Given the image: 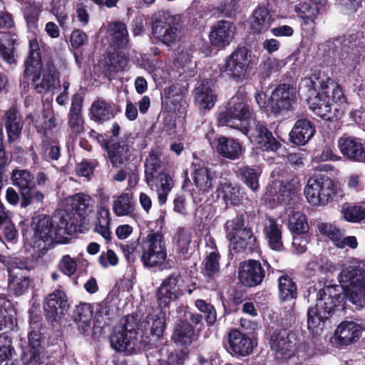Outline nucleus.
Returning <instances> with one entry per match:
<instances>
[{
    "label": "nucleus",
    "mask_w": 365,
    "mask_h": 365,
    "mask_svg": "<svg viewBox=\"0 0 365 365\" xmlns=\"http://www.w3.org/2000/svg\"><path fill=\"white\" fill-rule=\"evenodd\" d=\"M338 278L344 294L341 296L338 293L335 287L319 290L315 305L307 312V324L310 330H322L324 321L329 319L334 309L343 306L341 302L344 297L357 308L365 304V261L344 267Z\"/></svg>",
    "instance_id": "f257e3e1"
},
{
    "label": "nucleus",
    "mask_w": 365,
    "mask_h": 365,
    "mask_svg": "<svg viewBox=\"0 0 365 365\" xmlns=\"http://www.w3.org/2000/svg\"><path fill=\"white\" fill-rule=\"evenodd\" d=\"M307 202L313 206H324L338 197H342L343 190L337 182L324 175L308 179L304 189Z\"/></svg>",
    "instance_id": "f03ea898"
},
{
    "label": "nucleus",
    "mask_w": 365,
    "mask_h": 365,
    "mask_svg": "<svg viewBox=\"0 0 365 365\" xmlns=\"http://www.w3.org/2000/svg\"><path fill=\"white\" fill-rule=\"evenodd\" d=\"M253 119L245 99L236 95L231 98L226 109L219 113L217 123L220 126H228L246 132L247 127L250 125Z\"/></svg>",
    "instance_id": "7ed1b4c3"
},
{
    "label": "nucleus",
    "mask_w": 365,
    "mask_h": 365,
    "mask_svg": "<svg viewBox=\"0 0 365 365\" xmlns=\"http://www.w3.org/2000/svg\"><path fill=\"white\" fill-rule=\"evenodd\" d=\"M225 237L229 241L230 248L236 252L252 249L257 239L252 229L245 225V218L242 215L227 220L224 225Z\"/></svg>",
    "instance_id": "20e7f679"
},
{
    "label": "nucleus",
    "mask_w": 365,
    "mask_h": 365,
    "mask_svg": "<svg viewBox=\"0 0 365 365\" xmlns=\"http://www.w3.org/2000/svg\"><path fill=\"white\" fill-rule=\"evenodd\" d=\"M140 261L147 268L161 266L167 258V248L163 235L151 232L139 242Z\"/></svg>",
    "instance_id": "39448f33"
},
{
    "label": "nucleus",
    "mask_w": 365,
    "mask_h": 365,
    "mask_svg": "<svg viewBox=\"0 0 365 365\" xmlns=\"http://www.w3.org/2000/svg\"><path fill=\"white\" fill-rule=\"evenodd\" d=\"M138 329V320L135 317H123L110 336L111 346L119 352L133 353L137 344Z\"/></svg>",
    "instance_id": "423d86ee"
},
{
    "label": "nucleus",
    "mask_w": 365,
    "mask_h": 365,
    "mask_svg": "<svg viewBox=\"0 0 365 365\" xmlns=\"http://www.w3.org/2000/svg\"><path fill=\"white\" fill-rule=\"evenodd\" d=\"M252 56L245 47L235 50L220 66L221 74L237 82H242L252 69Z\"/></svg>",
    "instance_id": "0eeeda50"
},
{
    "label": "nucleus",
    "mask_w": 365,
    "mask_h": 365,
    "mask_svg": "<svg viewBox=\"0 0 365 365\" xmlns=\"http://www.w3.org/2000/svg\"><path fill=\"white\" fill-rule=\"evenodd\" d=\"M180 38V27L173 17L165 20H156L153 23L152 39L153 41L170 47L177 44Z\"/></svg>",
    "instance_id": "6e6552de"
},
{
    "label": "nucleus",
    "mask_w": 365,
    "mask_h": 365,
    "mask_svg": "<svg viewBox=\"0 0 365 365\" xmlns=\"http://www.w3.org/2000/svg\"><path fill=\"white\" fill-rule=\"evenodd\" d=\"M297 102L295 89L289 84H280L272 93L267 106L278 115L292 110Z\"/></svg>",
    "instance_id": "1a4fd4ad"
},
{
    "label": "nucleus",
    "mask_w": 365,
    "mask_h": 365,
    "mask_svg": "<svg viewBox=\"0 0 365 365\" xmlns=\"http://www.w3.org/2000/svg\"><path fill=\"white\" fill-rule=\"evenodd\" d=\"M248 137L251 143L257 145L258 148L266 151H277L281 144L273 137L272 133L259 121L255 118L246 132H242Z\"/></svg>",
    "instance_id": "9d476101"
},
{
    "label": "nucleus",
    "mask_w": 365,
    "mask_h": 365,
    "mask_svg": "<svg viewBox=\"0 0 365 365\" xmlns=\"http://www.w3.org/2000/svg\"><path fill=\"white\" fill-rule=\"evenodd\" d=\"M270 345L277 359H286L295 353L296 338L288 329H278L271 336Z\"/></svg>",
    "instance_id": "9b49d317"
},
{
    "label": "nucleus",
    "mask_w": 365,
    "mask_h": 365,
    "mask_svg": "<svg viewBox=\"0 0 365 365\" xmlns=\"http://www.w3.org/2000/svg\"><path fill=\"white\" fill-rule=\"evenodd\" d=\"M27 269L26 264L22 262H14L11 266H8L7 292L10 297H20L29 289L31 279L23 272V269Z\"/></svg>",
    "instance_id": "f8f14e48"
},
{
    "label": "nucleus",
    "mask_w": 365,
    "mask_h": 365,
    "mask_svg": "<svg viewBox=\"0 0 365 365\" xmlns=\"http://www.w3.org/2000/svg\"><path fill=\"white\" fill-rule=\"evenodd\" d=\"M264 277L265 271L259 261L250 259L240 264L238 279L244 286H257L262 282Z\"/></svg>",
    "instance_id": "ddd939ff"
},
{
    "label": "nucleus",
    "mask_w": 365,
    "mask_h": 365,
    "mask_svg": "<svg viewBox=\"0 0 365 365\" xmlns=\"http://www.w3.org/2000/svg\"><path fill=\"white\" fill-rule=\"evenodd\" d=\"M182 294L180 275L175 273L171 274L162 282L158 289V304L166 307L172 301L176 300Z\"/></svg>",
    "instance_id": "4468645a"
},
{
    "label": "nucleus",
    "mask_w": 365,
    "mask_h": 365,
    "mask_svg": "<svg viewBox=\"0 0 365 365\" xmlns=\"http://www.w3.org/2000/svg\"><path fill=\"white\" fill-rule=\"evenodd\" d=\"M68 304L66 294L61 290H55L46 299L43 309L45 316L51 322L59 320L67 311Z\"/></svg>",
    "instance_id": "2eb2a0df"
},
{
    "label": "nucleus",
    "mask_w": 365,
    "mask_h": 365,
    "mask_svg": "<svg viewBox=\"0 0 365 365\" xmlns=\"http://www.w3.org/2000/svg\"><path fill=\"white\" fill-rule=\"evenodd\" d=\"M236 28L229 21H220L212 26L209 39L212 46L222 49L228 46L234 38Z\"/></svg>",
    "instance_id": "dca6fc26"
},
{
    "label": "nucleus",
    "mask_w": 365,
    "mask_h": 365,
    "mask_svg": "<svg viewBox=\"0 0 365 365\" xmlns=\"http://www.w3.org/2000/svg\"><path fill=\"white\" fill-rule=\"evenodd\" d=\"M295 196V190L290 184H282L281 182H275L267 188L264 195L265 200L269 202L271 207L277 204L291 205Z\"/></svg>",
    "instance_id": "f3484780"
},
{
    "label": "nucleus",
    "mask_w": 365,
    "mask_h": 365,
    "mask_svg": "<svg viewBox=\"0 0 365 365\" xmlns=\"http://www.w3.org/2000/svg\"><path fill=\"white\" fill-rule=\"evenodd\" d=\"M338 148L346 158L359 162H365V145L361 138L343 135L338 140Z\"/></svg>",
    "instance_id": "a211bd4d"
},
{
    "label": "nucleus",
    "mask_w": 365,
    "mask_h": 365,
    "mask_svg": "<svg viewBox=\"0 0 365 365\" xmlns=\"http://www.w3.org/2000/svg\"><path fill=\"white\" fill-rule=\"evenodd\" d=\"M254 342L243 333L237 329L228 334L227 351L233 356L244 357L252 354Z\"/></svg>",
    "instance_id": "6ab92c4d"
},
{
    "label": "nucleus",
    "mask_w": 365,
    "mask_h": 365,
    "mask_svg": "<svg viewBox=\"0 0 365 365\" xmlns=\"http://www.w3.org/2000/svg\"><path fill=\"white\" fill-rule=\"evenodd\" d=\"M24 75L25 77H32L35 89L40 93L50 91L55 85L56 68L52 63H47L43 68L40 64L35 72Z\"/></svg>",
    "instance_id": "aec40b11"
},
{
    "label": "nucleus",
    "mask_w": 365,
    "mask_h": 365,
    "mask_svg": "<svg viewBox=\"0 0 365 365\" xmlns=\"http://www.w3.org/2000/svg\"><path fill=\"white\" fill-rule=\"evenodd\" d=\"M192 167L191 175L195 187L200 192H210L216 179L215 173L204 163H193Z\"/></svg>",
    "instance_id": "412c9836"
},
{
    "label": "nucleus",
    "mask_w": 365,
    "mask_h": 365,
    "mask_svg": "<svg viewBox=\"0 0 365 365\" xmlns=\"http://www.w3.org/2000/svg\"><path fill=\"white\" fill-rule=\"evenodd\" d=\"M103 149L113 167H118L129 160L132 155L130 147L125 142L115 143L113 140L104 141Z\"/></svg>",
    "instance_id": "4be33fe9"
},
{
    "label": "nucleus",
    "mask_w": 365,
    "mask_h": 365,
    "mask_svg": "<svg viewBox=\"0 0 365 365\" xmlns=\"http://www.w3.org/2000/svg\"><path fill=\"white\" fill-rule=\"evenodd\" d=\"M52 223L55 230L56 241L63 242L68 237L77 230L76 220L68 212L58 214L53 217Z\"/></svg>",
    "instance_id": "5701e85b"
},
{
    "label": "nucleus",
    "mask_w": 365,
    "mask_h": 365,
    "mask_svg": "<svg viewBox=\"0 0 365 365\" xmlns=\"http://www.w3.org/2000/svg\"><path fill=\"white\" fill-rule=\"evenodd\" d=\"M215 149L220 156L231 160L239 159L244 152L238 140L224 135L217 138Z\"/></svg>",
    "instance_id": "b1692460"
},
{
    "label": "nucleus",
    "mask_w": 365,
    "mask_h": 365,
    "mask_svg": "<svg viewBox=\"0 0 365 365\" xmlns=\"http://www.w3.org/2000/svg\"><path fill=\"white\" fill-rule=\"evenodd\" d=\"M52 240L56 241L55 230L52 221L46 217L38 219L34 227V247L43 249L45 245L42 246L43 244Z\"/></svg>",
    "instance_id": "393cba45"
},
{
    "label": "nucleus",
    "mask_w": 365,
    "mask_h": 365,
    "mask_svg": "<svg viewBox=\"0 0 365 365\" xmlns=\"http://www.w3.org/2000/svg\"><path fill=\"white\" fill-rule=\"evenodd\" d=\"M145 181L150 189L155 190L157 192L160 205H164L174 185L170 175L163 172L145 180Z\"/></svg>",
    "instance_id": "a878e982"
},
{
    "label": "nucleus",
    "mask_w": 365,
    "mask_h": 365,
    "mask_svg": "<svg viewBox=\"0 0 365 365\" xmlns=\"http://www.w3.org/2000/svg\"><path fill=\"white\" fill-rule=\"evenodd\" d=\"M217 100V94L214 83L209 80H204L201 84L195 88V101L200 109L210 110Z\"/></svg>",
    "instance_id": "bb28decb"
},
{
    "label": "nucleus",
    "mask_w": 365,
    "mask_h": 365,
    "mask_svg": "<svg viewBox=\"0 0 365 365\" xmlns=\"http://www.w3.org/2000/svg\"><path fill=\"white\" fill-rule=\"evenodd\" d=\"M11 180L20 190L21 206L26 207L31 202L28 192L33 187V175L26 170H15L12 172Z\"/></svg>",
    "instance_id": "cd10ccee"
},
{
    "label": "nucleus",
    "mask_w": 365,
    "mask_h": 365,
    "mask_svg": "<svg viewBox=\"0 0 365 365\" xmlns=\"http://www.w3.org/2000/svg\"><path fill=\"white\" fill-rule=\"evenodd\" d=\"M315 133V128L309 119L300 118L296 121L289 133L290 140L294 144L304 145Z\"/></svg>",
    "instance_id": "c85d7f7f"
},
{
    "label": "nucleus",
    "mask_w": 365,
    "mask_h": 365,
    "mask_svg": "<svg viewBox=\"0 0 365 365\" xmlns=\"http://www.w3.org/2000/svg\"><path fill=\"white\" fill-rule=\"evenodd\" d=\"M139 327L145 332L149 331L150 334L157 339L160 338L165 328V311L160 309L149 313Z\"/></svg>",
    "instance_id": "c756f323"
},
{
    "label": "nucleus",
    "mask_w": 365,
    "mask_h": 365,
    "mask_svg": "<svg viewBox=\"0 0 365 365\" xmlns=\"http://www.w3.org/2000/svg\"><path fill=\"white\" fill-rule=\"evenodd\" d=\"M361 329V327L354 322H344L336 328L334 336L339 344L346 346L359 338Z\"/></svg>",
    "instance_id": "7c9ffc66"
},
{
    "label": "nucleus",
    "mask_w": 365,
    "mask_h": 365,
    "mask_svg": "<svg viewBox=\"0 0 365 365\" xmlns=\"http://www.w3.org/2000/svg\"><path fill=\"white\" fill-rule=\"evenodd\" d=\"M193 50L191 48L182 50L178 55L175 66L179 76L187 80L195 74L196 63L192 61Z\"/></svg>",
    "instance_id": "2f4dec72"
},
{
    "label": "nucleus",
    "mask_w": 365,
    "mask_h": 365,
    "mask_svg": "<svg viewBox=\"0 0 365 365\" xmlns=\"http://www.w3.org/2000/svg\"><path fill=\"white\" fill-rule=\"evenodd\" d=\"M68 125L73 135H77L84 131V122L81 115V102L78 95L73 96Z\"/></svg>",
    "instance_id": "473e14b6"
},
{
    "label": "nucleus",
    "mask_w": 365,
    "mask_h": 365,
    "mask_svg": "<svg viewBox=\"0 0 365 365\" xmlns=\"http://www.w3.org/2000/svg\"><path fill=\"white\" fill-rule=\"evenodd\" d=\"M282 227L281 225H279L272 218H269L264 222L263 232L268 241L269 246L273 250L280 251L283 249Z\"/></svg>",
    "instance_id": "72a5a7b5"
},
{
    "label": "nucleus",
    "mask_w": 365,
    "mask_h": 365,
    "mask_svg": "<svg viewBox=\"0 0 365 365\" xmlns=\"http://www.w3.org/2000/svg\"><path fill=\"white\" fill-rule=\"evenodd\" d=\"M4 120L8 141L9 143L14 142L21 134L24 125L21 118L17 115L16 110L14 108H11L5 113Z\"/></svg>",
    "instance_id": "f704fd0d"
},
{
    "label": "nucleus",
    "mask_w": 365,
    "mask_h": 365,
    "mask_svg": "<svg viewBox=\"0 0 365 365\" xmlns=\"http://www.w3.org/2000/svg\"><path fill=\"white\" fill-rule=\"evenodd\" d=\"M110 215L109 209L104 204L101 203L98 206L94 231L101 235L106 241L110 240L111 236Z\"/></svg>",
    "instance_id": "c9c22d12"
},
{
    "label": "nucleus",
    "mask_w": 365,
    "mask_h": 365,
    "mask_svg": "<svg viewBox=\"0 0 365 365\" xmlns=\"http://www.w3.org/2000/svg\"><path fill=\"white\" fill-rule=\"evenodd\" d=\"M93 312L94 306L91 304L81 303L76 307L75 321L83 334H86L89 331L93 317Z\"/></svg>",
    "instance_id": "e433bc0d"
},
{
    "label": "nucleus",
    "mask_w": 365,
    "mask_h": 365,
    "mask_svg": "<svg viewBox=\"0 0 365 365\" xmlns=\"http://www.w3.org/2000/svg\"><path fill=\"white\" fill-rule=\"evenodd\" d=\"M308 104L316 115L324 120L331 119L333 115L330 101L325 95L320 94V91L318 92V96L309 100Z\"/></svg>",
    "instance_id": "4c0bfd02"
},
{
    "label": "nucleus",
    "mask_w": 365,
    "mask_h": 365,
    "mask_svg": "<svg viewBox=\"0 0 365 365\" xmlns=\"http://www.w3.org/2000/svg\"><path fill=\"white\" fill-rule=\"evenodd\" d=\"M113 210L118 217L131 215L135 210L132 195L123 192L117 196L113 202Z\"/></svg>",
    "instance_id": "58836bf2"
},
{
    "label": "nucleus",
    "mask_w": 365,
    "mask_h": 365,
    "mask_svg": "<svg viewBox=\"0 0 365 365\" xmlns=\"http://www.w3.org/2000/svg\"><path fill=\"white\" fill-rule=\"evenodd\" d=\"M91 118L96 121H106L114 118L115 113L111 103L99 99L94 101L91 108Z\"/></svg>",
    "instance_id": "ea45409f"
},
{
    "label": "nucleus",
    "mask_w": 365,
    "mask_h": 365,
    "mask_svg": "<svg viewBox=\"0 0 365 365\" xmlns=\"http://www.w3.org/2000/svg\"><path fill=\"white\" fill-rule=\"evenodd\" d=\"M40 64L42 63L38 42L36 38H33L29 41V54L25 62L24 73L30 74L31 72H35Z\"/></svg>",
    "instance_id": "a19ab883"
},
{
    "label": "nucleus",
    "mask_w": 365,
    "mask_h": 365,
    "mask_svg": "<svg viewBox=\"0 0 365 365\" xmlns=\"http://www.w3.org/2000/svg\"><path fill=\"white\" fill-rule=\"evenodd\" d=\"M294 11L304 25H315L319 12L317 7L307 2H300L294 7Z\"/></svg>",
    "instance_id": "79ce46f5"
},
{
    "label": "nucleus",
    "mask_w": 365,
    "mask_h": 365,
    "mask_svg": "<svg viewBox=\"0 0 365 365\" xmlns=\"http://www.w3.org/2000/svg\"><path fill=\"white\" fill-rule=\"evenodd\" d=\"M108 34L119 47H123L128 43V33L125 24L119 21L110 23Z\"/></svg>",
    "instance_id": "37998d69"
},
{
    "label": "nucleus",
    "mask_w": 365,
    "mask_h": 365,
    "mask_svg": "<svg viewBox=\"0 0 365 365\" xmlns=\"http://www.w3.org/2000/svg\"><path fill=\"white\" fill-rule=\"evenodd\" d=\"M193 335V327L188 322L180 321L175 327L172 338L176 344L183 346L191 342Z\"/></svg>",
    "instance_id": "c03bdc74"
},
{
    "label": "nucleus",
    "mask_w": 365,
    "mask_h": 365,
    "mask_svg": "<svg viewBox=\"0 0 365 365\" xmlns=\"http://www.w3.org/2000/svg\"><path fill=\"white\" fill-rule=\"evenodd\" d=\"M320 94L325 95V97L329 101L331 98V101L336 104L342 105L346 103V98L341 87L333 81L322 85Z\"/></svg>",
    "instance_id": "a18cd8bd"
},
{
    "label": "nucleus",
    "mask_w": 365,
    "mask_h": 365,
    "mask_svg": "<svg viewBox=\"0 0 365 365\" xmlns=\"http://www.w3.org/2000/svg\"><path fill=\"white\" fill-rule=\"evenodd\" d=\"M288 227L292 233L305 234L309 231L306 215L299 211H292L289 215Z\"/></svg>",
    "instance_id": "49530a36"
},
{
    "label": "nucleus",
    "mask_w": 365,
    "mask_h": 365,
    "mask_svg": "<svg viewBox=\"0 0 365 365\" xmlns=\"http://www.w3.org/2000/svg\"><path fill=\"white\" fill-rule=\"evenodd\" d=\"M270 25V15L266 8H258L255 10L251 28L255 32H262Z\"/></svg>",
    "instance_id": "de8ad7c7"
},
{
    "label": "nucleus",
    "mask_w": 365,
    "mask_h": 365,
    "mask_svg": "<svg viewBox=\"0 0 365 365\" xmlns=\"http://www.w3.org/2000/svg\"><path fill=\"white\" fill-rule=\"evenodd\" d=\"M279 297L282 300H288L297 297V287L294 282L287 275L281 276L278 279Z\"/></svg>",
    "instance_id": "09e8293b"
},
{
    "label": "nucleus",
    "mask_w": 365,
    "mask_h": 365,
    "mask_svg": "<svg viewBox=\"0 0 365 365\" xmlns=\"http://www.w3.org/2000/svg\"><path fill=\"white\" fill-rule=\"evenodd\" d=\"M364 49L362 46L360 48H352L351 51L346 50L342 51L339 56L341 63L345 66L349 71H351L359 63L361 56L363 55Z\"/></svg>",
    "instance_id": "8fccbe9b"
},
{
    "label": "nucleus",
    "mask_w": 365,
    "mask_h": 365,
    "mask_svg": "<svg viewBox=\"0 0 365 365\" xmlns=\"http://www.w3.org/2000/svg\"><path fill=\"white\" fill-rule=\"evenodd\" d=\"M341 212L344 218L350 222H359L365 218V207L361 205L344 204Z\"/></svg>",
    "instance_id": "3c124183"
},
{
    "label": "nucleus",
    "mask_w": 365,
    "mask_h": 365,
    "mask_svg": "<svg viewBox=\"0 0 365 365\" xmlns=\"http://www.w3.org/2000/svg\"><path fill=\"white\" fill-rule=\"evenodd\" d=\"M128 59L121 53L108 54L106 58L105 69L109 72L117 73L123 71L127 66Z\"/></svg>",
    "instance_id": "603ef678"
},
{
    "label": "nucleus",
    "mask_w": 365,
    "mask_h": 365,
    "mask_svg": "<svg viewBox=\"0 0 365 365\" xmlns=\"http://www.w3.org/2000/svg\"><path fill=\"white\" fill-rule=\"evenodd\" d=\"M203 265V272L208 277H212L219 272L220 255L216 249L207 255Z\"/></svg>",
    "instance_id": "864d4df0"
},
{
    "label": "nucleus",
    "mask_w": 365,
    "mask_h": 365,
    "mask_svg": "<svg viewBox=\"0 0 365 365\" xmlns=\"http://www.w3.org/2000/svg\"><path fill=\"white\" fill-rule=\"evenodd\" d=\"M227 204L237 205L242 198L240 189L238 187L232 186L229 184H223L219 190Z\"/></svg>",
    "instance_id": "5fc2aeb1"
},
{
    "label": "nucleus",
    "mask_w": 365,
    "mask_h": 365,
    "mask_svg": "<svg viewBox=\"0 0 365 365\" xmlns=\"http://www.w3.org/2000/svg\"><path fill=\"white\" fill-rule=\"evenodd\" d=\"M160 168L161 161L158 154L155 152H151L145 164V180L163 173L160 170Z\"/></svg>",
    "instance_id": "6e6d98bb"
},
{
    "label": "nucleus",
    "mask_w": 365,
    "mask_h": 365,
    "mask_svg": "<svg viewBox=\"0 0 365 365\" xmlns=\"http://www.w3.org/2000/svg\"><path fill=\"white\" fill-rule=\"evenodd\" d=\"M78 258L72 257L70 255H63L58 263V268L61 273L68 276H73L78 267Z\"/></svg>",
    "instance_id": "4d7b16f0"
},
{
    "label": "nucleus",
    "mask_w": 365,
    "mask_h": 365,
    "mask_svg": "<svg viewBox=\"0 0 365 365\" xmlns=\"http://www.w3.org/2000/svg\"><path fill=\"white\" fill-rule=\"evenodd\" d=\"M317 86V81L312 78H304L301 80L299 86V92L306 98L307 103H309V99L318 96V92L316 88Z\"/></svg>",
    "instance_id": "13d9d810"
},
{
    "label": "nucleus",
    "mask_w": 365,
    "mask_h": 365,
    "mask_svg": "<svg viewBox=\"0 0 365 365\" xmlns=\"http://www.w3.org/2000/svg\"><path fill=\"white\" fill-rule=\"evenodd\" d=\"M21 361L23 365L41 364V350L22 346Z\"/></svg>",
    "instance_id": "bf43d9fd"
},
{
    "label": "nucleus",
    "mask_w": 365,
    "mask_h": 365,
    "mask_svg": "<svg viewBox=\"0 0 365 365\" xmlns=\"http://www.w3.org/2000/svg\"><path fill=\"white\" fill-rule=\"evenodd\" d=\"M319 230L322 235H325L331 240L336 247L338 245V242H340L341 238L344 236L343 232L336 227L330 224H320L319 225Z\"/></svg>",
    "instance_id": "052dcab7"
},
{
    "label": "nucleus",
    "mask_w": 365,
    "mask_h": 365,
    "mask_svg": "<svg viewBox=\"0 0 365 365\" xmlns=\"http://www.w3.org/2000/svg\"><path fill=\"white\" fill-rule=\"evenodd\" d=\"M165 352L167 356L159 359L158 365H182L187 359V354L182 351Z\"/></svg>",
    "instance_id": "680f3d73"
},
{
    "label": "nucleus",
    "mask_w": 365,
    "mask_h": 365,
    "mask_svg": "<svg viewBox=\"0 0 365 365\" xmlns=\"http://www.w3.org/2000/svg\"><path fill=\"white\" fill-rule=\"evenodd\" d=\"M241 170L247 185L252 190H257L259 187L258 178L260 175L259 170L250 167H245L243 168Z\"/></svg>",
    "instance_id": "e2e57ef3"
},
{
    "label": "nucleus",
    "mask_w": 365,
    "mask_h": 365,
    "mask_svg": "<svg viewBox=\"0 0 365 365\" xmlns=\"http://www.w3.org/2000/svg\"><path fill=\"white\" fill-rule=\"evenodd\" d=\"M31 331L28 335L27 344H24L22 346H28L32 349H41V334L40 331V324L38 323L31 322Z\"/></svg>",
    "instance_id": "0e129e2a"
},
{
    "label": "nucleus",
    "mask_w": 365,
    "mask_h": 365,
    "mask_svg": "<svg viewBox=\"0 0 365 365\" xmlns=\"http://www.w3.org/2000/svg\"><path fill=\"white\" fill-rule=\"evenodd\" d=\"M40 11V7L35 4H29L26 6L24 16L30 29H36L37 27Z\"/></svg>",
    "instance_id": "69168bd1"
},
{
    "label": "nucleus",
    "mask_w": 365,
    "mask_h": 365,
    "mask_svg": "<svg viewBox=\"0 0 365 365\" xmlns=\"http://www.w3.org/2000/svg\"><path fill=\"white\" fill-rule=\"evenodd\" d=\"M196 307L201 312L204 313L205 320L209 324H212L215 322L217 314L215 307L204 300L197 299L195 301Z\"/></svg>",
    "instance_id": "338daca9"
},
{
    "label": "nucleus",
    "mask_w": 365,
    "mask_h": 365,
    "mask_svg": "<svg viewBox=\"0 0 365 365\" xmlns=\"http://www.w3.org/2000/svg\"><path fill=\"white\" fill-rule=\"evenodd\" d=\"M174 241L178 249L182 253L187 252L190 243V234L185 229L180 228L174 237Z\"/></svg>",
    "instance_id": "774afa93"
}]
</instances>
